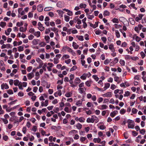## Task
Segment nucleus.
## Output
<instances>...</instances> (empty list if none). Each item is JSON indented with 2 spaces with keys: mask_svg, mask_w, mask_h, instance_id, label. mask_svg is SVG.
Masks as SVG:
<instances>
[{
  "mask_svg": "<svg viewBox=\"0 0 146 146\" xmlns=\"http://www.w3.org/2000/svg\"><path fill=\"white\" fill-rule=\"evenodd\" d=\"M133 121L130 119H128L127 121L128 123V127L129 128L133 129L134 127V125L133 124Z\"/></svg>",
  "mask_w": 146,
  "mask_h": 146,
  "instance_id": "1",
  "label": "nucleus"
},
{
  "mask_svg": "<svg viewBox=\"0 0 146 146\" xmlns=\"http://www.w3.org/2000/svg\"><path fill=\"white\" fill-rule=\"evenodd\" d=\"M5 89H8L9 88L8 85L6 83H3L1 85V88L3 90L4 88Z\"/></svg>",
  "mask_w": 146,
  "mask_h": 146,
  "instance_id": "2",
  "label": "nucleus"
},
{
  "mask_svg": "<svg viewBox=\"0 0 146 146\" xmlns=\"http://www.w3.org/2000/svg\"><path fill=\"white\" fill-rule=\"evenodd\" d=\"M103 97H111L112 96L111 93L110 92L106 93L105 94H103L102 95Z\"/></svg>",
  "mask_w": 146,
  "mask_h": 146,
  "instance_id": "3",
  "label": "nucleus"
},
{
  "mask_svg": "<svg viewBox=\"0 0 146 146\" xmlns=\"http://www.w3.org/2000/svg\"><path fill=\"white\" fill-rule=\"evenodd\" d=\"M27 76L28 79L31 80L32 78L34 76V74L33 72H31L28 74Z\"/></svg>",
  "mask_w": 146,
  "mask_h": 146,
  "instance_id": "4",
  "label": "nucleus"
},
{
  "mask_svg": "<svg viewBox=\"0 0 146 146\" xmlns=\"http://www.w3.org/2000/svg\"><path fill=\"white\" fill-rule=\"evenodd\" d=\"M37 10L39 12H41L43 10V7L41 4H40L37 6Z\"/></svg>",
  "mask_w": 146,
  "mask_h": 146,
  "instance_id": "5",
  "label": "nucleus"
},
{
  "mask_svg": "<svg viewBox=\"0 0 146 146\" xmlns=\"http://www.w3.org/2000/svg\"><path fill=\"white\" fill-rule=\"evenodd\" d=\"M98 21L96 22H95V24H96V26H95V25L91 23H89L90 24V25L91 27H93L94 29H95L98 27Z\"/></svg>",
  "mask_w": 146,
  "mask_h": 146,
  "instance_id": "6",
  "label": "nucleus"
},
{
  "mask_svg": "<svg viewBox=\"0 0 146 146\" xmlns=\"http://www.w3.org/2000/svg\"><path fill=\"white\" fill-rule=\"evenodd\" d=\"M92 119H93V120H94V122L95 121V122L97 123L99 121V119L96 116L93 115L92 116Z\"/></svg>",
  "mask_w": 146,
  "mask_h": 146,
  "instance_id": "7",
  "label": "nucleus"
},
{
  "mask_svg": "<svg viewBox=\"0 0 146 146\" xmlns=\"http://www.w3.org/2000/svg\"><path fill=\"white\" fill-rule=\"evenodd\" d=\"M88 74L84 73L80 77V78L83 80H85L86 79Z\"/></svg>",
  "mask_w": 146,
  "mask_h": 146,
  "instance_id": "8",
  "label": "nucleus"
},
{
  "mask_svg": "<svg viewBox=\"0 0 146 146\" xmlns=\"http://www.w3.org/2000/svg\"><path fill=\"white\" fill-rule=\"evenodd\" d=\"M72 46L75 49H77L79 47L78 45H77V44L74 42H73Z\"/></svg>",
  "mask_w": 146,
  "mask_h": 146,
  "instance_id": "9",
  "label": "nucleus"
},
{
  "mask_svg": "<svg viewBox=\"0 0 146 146\" xmlns=\"http://www.w3.org/2000/svg\"><path fill=\"white\" fill-rule=\"evenodd\" d=\"M103 15L104 17L109 16L110 15V13L108 11L105 10L104 12Z\"/></svg>",
  "mask_w": 146,
  "mask_h": 146,
  "instance_id": "10",
  "label": "nucleus"
},
{
  "mask_svg": "<svg viewBox=\"0 0 146 146\" xmlns=\"http://www.w3.org/2000/svg\"><path fill=\"white\" fill-rule=\"evenodd\" d=\"M109 49L111 50V51L114 52L115 51V50L113 49V45L112 44H110L109 45Z\"/></svg>",
  "mask_w": 146,
  "mask_h": 146,
  "instance_id": "11",
  "label": "nucleus"
},
{
  "mask_svg": "<svg viewBox=\"0 0 146 146\" xmlns=\"http://www.w3.org/2000/svg\"><path fill=\"white\" fill-rule=\"evenodd\" d=\"M129 21L131 24L134 25L135 24V22L133 18H129Z\"/></svg>",
  "mask_w": 146,
  "mask_h": 146,
  "instance_id": "12",
  "label": "nucleus"
},
{
  "mask_svg": "<svg viewBox=\"0 0 146 146\" xmlns=\"http://www.w3.org/2000/svg\"><path fill=\"white\" fill-rule=\"evenodd\" d=\"M101 108H99L98 109H99L100 110H103L106 109L108 108V106L107 105H102L101 106Z\"/></svg>",
  "mask_w": 146,
  "mask_h": 146,
  "instance_id": "13",
  "label": "nucleus"
},
{
  "mask_svg": "<svg viewBox=\"0 0 146 146\" xmlns=\"http://www.w3.org/2000/svg\"><path fill=\"white\" fill-rule=\"evenodd\" d=\"M80 80L79 78H76L74 80V82L77 84H79L80 82Z\"/></svg>",
  "mask_w": 146,
  "mask_h": 146,
  "instance_id": "14",
  "label": "nucleus"
},
{
  "mask_svg": "<svg viewBox=\"0 0 146 146\" xmlns=\"http://www.w3.org/2000/svg\"><path fill=\"white\" fill-rule=\"evenodd\" d=\"M110 86V84L109 83H107L105 84V86L104 88V90H106L108 88H109Z\"/></svg>",
  "mask_w": 146,
  "mask_h": 146,
  "instance_id": "15",
  "label": "nucleus"
},
{
  "mask_svg": "<svg viewBox=\"0 0 146 146\" xmlns=\"http://www.w3.org/2000/svg\"><path fill=\"white\" fill-rule=\"evenodd\" d=\"M40 31H37L36 32H35L34 33L33 35L35 36H37V37H38L40 36Z\"/></svg>",
  "mask_w": 146,
  "mask_h": 146,
  "instance_id": "16",
  "label": "nucleus"
},
{
  "mask_svg": "<svg viewBox=\"0 0 146 146\" xmlns=\"http://www.w3.org/2000/svg\"><path fill=\"white\" fill-rule=\"evenodd\" d=\"M133 38H135L137 42H139L141 40V38H140L138 36L135 35L133 36Z\"/></svg>",
  "mask_w": 146,
  "mask_h": 146,
  "instance_id": "17",
  "label": "nucleus"
},
{
  "mask_svg": "<svg viewBox=\"0 0 146 146\" xmlns=\"http://www.w3.org/2000/svg\"><path fill=\"white\" fill-rule=\"evenodd\" d=\"M39 40L38 39H34L32 41V43L35 45H36L38 44V42Z\"/></svg>",
  "mask_w": 146,
  "mask_h": 146,
  "instance_id": "18",
  "label": "nucleus"
},
{
  "mask_svg": "<svg viewBox=\"0 0 146 146\" xmlns=\"http://www.w3.org/2000/svg\"><path fill=\"white\" fill-rule=\"evenodd\" d=\"M44 39H45L47 43H48L49 42V40L50 39V38L49 37V36H48V35L45 36H44Z\"/></svg>",
  "mask_w": 146,
  "mask_h": 146,
  "instance_id": "19",
  "label": "nucleus"
},
{
  "mask_svg": "<svg viewBox=\"0 0 146 146\" xmlns=\"http://www.w3.org/2000/svg\"><path fill=\"white\" fill-rule=\"evenodd\" d=\"M77 38H78V39L80 41H83L84 40V37L82 36H78V35L76 36Z\"/></svg>",
  "mask_w": 146,
  "mask_h": 146,
  "instance_id": "20",
  "label": "nucleus"
},
{
  "mask_svg": "<svg viewBox=\"0 0 146 146\" xmlns=\"http://www.w3.org/2000/svg\"><path fill=\"white\" fill-rule=\"evenodd\" d=\"M93 120V119H92V117L91 118H90L89 117L87 118L86 121L88 123H94V120Z\"/></svg>",
  "mask_w": 146,
  "mask_h": 146,
  "instance_id": "21",
  "label": "nucleus"
},
{
  "mask_svg": "<svg viewBox=\"0 0 146 146\" xmlns=\"http://www.w3.org/2000/svg\"><path fill=\"white\" fill-rule=\"evenodd\" d=\"M111 61V59H106L104 61V64L105 65H107Z\"/></svg>",
  "mask_w": 146,
  "mask_h": 146,
  "instance_id": "22",
  "label": "nucleus"
},
{
  "mask_svg": "<svg viewBox=\"0 0 146 146\" xmlns=\"http://www.w3.org/2000/svg\"><path fill=\"white\" fill-rule=\"evenodd\" d=\"M115 35L117 38H119L120 37V33L118 30H115Z\"/></svg>",
  "mask_w": 146,
  "mask_h": 146,
  "instance_id": "23",
  "label": "nucleus"
},
{
  "mask_svg": "<svg viewBox=\"0 0 146 146\" xmlns=\"http://www.w3.org/2000/svg\"><path fill=\"white\" fill-rule=\"evenodd\" d=\"M126 112V110L123 108L121 109L120 111V113L122 115L124 114Z\"/></svg>",
  "mask_w": 146,
  "mask_h": 146,
  "instance_id": "24",
  "label": "nucleus"
},
{
  "mask_svg": "<svg viewBox=\"0 0 146 146\" xmlns=\"http://www.w3.org/2000/svg\"><path fill=\"white\" fill-rule=\"evenodd\" d=\"M6 23L5 22H1L0 24V26L2 27L3 28L6 25Z\"/></svg>",
  "mask_w": 146,
  "mask_h": 146,
  "instance_id": "25",
  "label": "nucleus"
},
{
  "mask_svg": "<svg viewBox=\"0 0 146 146\" xmlns=\"http://www.w3.org/2000/svg\"><path fill=\"white\" fill-rule=\"evenodd\" d=\"M82 104V102L80 100H78V102H76V104L78 106H80Z\"/></svg>",
  "mask_w": 146,
  "mask_h": 146,
  "instance_id": "26",
  "label": "nucleus"
},
{
  "mask_svg": "<svg viewBox=\"0 0 146 146\" xmlns=\"http://www.w3.org/2000/svg\"><path fill=\"white\" fill-rule=\"evenodd\" d=\"M112 21L114 23H118L119 22V21L118 19H117L116 18H113L112 19Z\"/></svg>",
  "mask_w": 146,
  "mask_h": 146,
  "instance_id": "27",
  "label": "nucleus"
},
{
  "mask_svg": "<svg viewBox=\"0 0 146 146\" xmlns=\"http://www.w3.org/2000/svg\"><path fill=\"white\" fill-rule=\"evenodd\" d=\"M64 17L65 20L66 22H68L69 20L70 17L65 15H64Z\"/></svg>",
  "mask_w": 146,
  "mask_h": 146,
  "instance_id": "28",
  "label": "nucleus"
},
{
  "mask_svg": "<svg viewBox=\"0 0 146 146\" xmlns=\"http://www.w3.org/2000/svg\"><path fill=\"white\" fill-rule=\"evenodd\" d=\"M18 50L19 52L23 51L24 50L23 47L22 46H19L18 47Z\"/></svg>",
  "mask_w": 146,
  "mask_h": 146,
  "instance_id": "29",
  "label": "nucleus"
},
{
  "mask_svg": "<svg viewBox=\"0 0 146 146\" xmlns=\"http://www.w3.org/2000/svg\"><path fill=\"white\" fill-rule=\"evenodd\" d=\"M72 93H70V92L66 93L65 95L67 97H70L72 96Z\"/></svg>",
  "mask_w": 146,
  "mask_h": 146,
  "instance_id": "30",
  "label": "nucleus"
},
{
  "mask_svg": "<svg viewBox=\"0 0 146 146\" xmlns=\"http://www.w3.org/2000/svg\"><path fill=\"white\" fill-rule=\"evenodd\" d=\"M101 39L104 43H106L107 41V38L106 37H102Z\"/></svg>",
  "mask_w": 146,
  "mask_h": 146,
  "instance_id": "31",
  "label": "nucleus"
},
{
  "mask_svg": "<svg viewBox=\"0 0 146 146\" xmlns=\"http://www.w3.org/2000/svg\"><path fill=\"white\" fill-rule=\"evenodd\" d=\"M120 64L122 66H124L125 65V61L122 60H120L119 61Z\"/></svg>",
  "mask_w": 146,
  "mask_h": 146,
  "instance_id": "32",
  "label": "nucleus"
},
{
  "mask_svg": "<svg viewBox=\"0 0 146 146\" xmlns=\"http://www.w3.org/2000/svg\"><path fill=\"white\" fill-rule=\"evenodd\" d=\"M70 56L69 55L67 54L64 55H63V57H62V60H64L65 59H66L69 58Z\"/></svg>",
  "mask_w": 146,
  "mask_h": 146,
  "instance_id": "33",
  "label": "nucleus"
},
{
  "mask_svg": "<svg viewBox=\"0 0 146 146\" xmlns=\"http://www.w3.org/2000/svg\"><path fill=\"white\" fill-rule=\"evenodd\" d=\"M138 111V110L135 108H133L132 110V112L133 114H136Z\"/></svg>",
  "mask_w": 146,
  "mask_h": 146,
  "instance_id": "34",
  "label": "nucleus"
},
{
  "mask_svg": "<svg viewBox=\"0 0 146 146\" xmlns=\"http://www.w3.org/2000/svg\"><path fill=\"white\" fill-rule=\"evenodd\" d=\"M36 61L38 62L40 64H42L43 63L42 61L41 60V59L39 58H37L36 59Z\"/></svg>",
  "mask_w": 146,
  "mask_h": 146,
  "instance_id": "35",
  "label": "nucleus"
},
{
  "mask_svg": "<svg viewBox=\"0 0 146 146\" xmlns=\"http://www.w3.org/2000/svg\"><path fill=\"white\" fill-rule=\"evenodd\" d=\"M139 132L141 134L144 135L145 132V129H142Z\"/></svg>",
  "mask_w": 146,
  "mask_h": 146,
  "instance_id": "36",
  "label": "nucleus"
},
{
  "mask_svg": "<svg viewBox=\"0 0 146 146\" xmlns=\"http://www.w3.org/2000/svg\"><path fill=\"white\" fill-rule=\"evenodd\" d=\"M76 127L78 129H80L82 128V125L80 123H78L77 124Z\"/></svg>",
  "mask_w": 146,
  "mask_h": 146,
  "instance_id": "37",
  "label": "nucleus"
},
{
  "mask_svg": "<svg viewBox=\"0 0 146 146\" xmlns=\"http://www.w3.org/2000/svg\"><path fill=\"white\" fill-rule=\"evenodd\" d=\"M92 77L96 81H98L99 79V78L97 77V76L95 75H93Z\"/></svg>",
  "mask_w": 146,
  "mask_h": 146,
  "instance_id": "38",
  "label": "nucleus"
},
{
  "mask_svg": "<svg viewBox=\"0 0 146 146\" xmlns=\"http://www.w3.org/2000/svg\"><path fill=\"white\" fill-rule=\"evenodd\" d=\"M86 5L85 4L81 3L80 4V7L81 8H85L86 7Z\"/></svg>",
  "mask_w": 146,
  "mask_h": 146,
  "instance_id": "39",
  "label": "nucleus"
},
{
  "mask_svg": "<svg viewBox=\"0 0 146 146\" xmlns=\"http://www.w3.org/2000/svg\"><path fill=\"white\" fill-rule=\"evenodd\" d=\"M59 14L62 17H63V14L64 13V12L62 11V10H58V11Z\"/></svg>",
  "mask_w": 146,
  "mask_h": 146,
  "instance_id": "40",
  "label": "nucleus"
},
{
  "mask_svg": "<svg viewBox=\"0 0 146 146\" xmlns=\"http://www.w3.org/2000/svg\"><path fill=\"white\" fill-rule=\"evenodd\" d=\"M15 113L14 112H11L9 113V114L11 116H12V117H13V118H17V117H16V116H14V115H15Z\"/></svg>",
  "mask_w": 146,
  "mask_h": 146,
  "instance_id": "41",
  "label": "nucleus"
},
{
  "mask_svg": "<svg viewBox=\"0 0 146 146\" xmlns=\"http://www.w3.org/2000/svg\"><path fill=\"white\" fill-rule=\"evenodd\" d=\"M41 47H44L46 45V44L44 42H41L39 44Z\"/></svg>",
  "mask_w": 146,
  "mask_h": 146,
  "instance_id": "42",
  "label": "nucleus"
},
{
  "mask_svg": "<svg viewBox=\"0 0 146 146\" xmlns=\"http://www.w3.org/2000/svg\"><path fill=\"white\" fill-rule=\"evenodd\" d=\"M19 80H16L14 81V84L15 86H17L18 85V84L19 83Z\"/></svg>",
  "mask_w": 146,
  "mask_h": 146,
  "instance_id": "43",
  "label": "nucleus"
},
{
  "mask_svg": "<svg viewBox=\"0 0 146 146\" xmlns=\"http://www.w3.org/2000/svg\"><path fill=\"white\" fill-rule=\"evenodd\" d=\"M53 111L56 113H57L58 111H59V109L58 107L54 108L53 109Z\"/></svg>",
  "mask_w": 146,
  "mask_h": 146,
  "instance_id": "44",
  "label": "nucleus"
},
{
  "mask_svg": "<svg viewBox=\"0 0 146 146\" xmlns=\"http://www.w3.org/2000/svg\"><path fill=\"white\" fill-rule=\"evenodd\" d=\"M77 68V67L76 66H74L71 68L70 70V72L74 71L76 70Z\"/></svg>",
  "mask_w": 146,
  "mask_h": 146,
  "instance_id": "45",
  "label": "nucleus"
},
{
  "mask_svg": "<svg viewBox=\"0 0 146 146\" xmlns=\"http://www.w3.org/2000/svg\"><path fill=\"white\" fill-rule=\"evenodd\" d=\"M86 105L88 107H90L92 106H93V105L92 102H88L87 103Z\"/></svg>",
  "mask_w": 146,
  "mask_h": 146,
  "instance_id": "46",
  "label": "nucleus"
},
{
  "mask_svg": "<svg viewBox=\"0 0 146 146\" xmlns=\"http://www.w3.org/2000/svg\"><path fill=\"white\" fill-rule=\"evenodd\" d=\"M38 29L41 31H43L44 30V27L42 26H40L38 27Z\"/></svg>",
  "mask_w": 146,
  "mask_h": 146,
  "instance_id": "47",
  "label": "nucleus"
},
{
  "mask_svg": "<svg viewBox=\"0 0 146 146\" xmlns=\"http://www.w3.org/2000/svg\"><path fill=\"white\" fill-rule=\"evenodd\" d=\"M7 93L9 94H13V90L11 89H9L7 91Z\"/></svg>",
  "mask_w": 146,
  "mask_h": 146,
  "instance_id": "48",
  "label": "nucleus"
},
{
  "mask_svg": "<svg viewBox=\"0 0 146 146\" xmlns=\"http://www.w3.org/2000/svg\"><path fill=\"white\" fill-rule=\"evenodd\" d=\"M54 63L55 64H57L59 62L58 59L57 58H54Z\"/></svg>",
  "mask_w": 146,
  "mask_h": 146,
  "instance_id": "49",
  "label": "nucleus"
},
{
  "mask_svg": "<svg viewBox=\"0 0 146 146\" xmlns=\"http://www.w3.org/2000/svg\"><path fill=\"white\" fill-rule=\"evenodd\" d=\"M130 94V93L129 91H127L125 92V94H124V96L125 97L128 96Z\"/></svg>",
  "mask_w": 146,
  "mask_h": 146,
  "instance_id": "50",
  "label": "nucleus"
},
{
  "mask_svg": "<svg viewBox=\"0 0 146 146\" xmlns=\"http://www.w3.org/2000/svg\"><path fill=\"white\" fill-rule=\"evenodd\" d=\"M19 88L21 90H23V88L22 85V83L21 82H20L18 85Z\"/></svg>",
  "mask_w": 146,
  "mask_h": 146,
  "instance_id": "51",
  "label": "nucleus"
},
{
  "mask_svg": "<svg viewBox=\"0 0 146 146\" xmlns=\"http://www.w3.org/2000/svg\"><path fill=\"white\" fill-rule=\"evenodd\" d=\"M78 90H80L79 92L81 94H82L84 92V88H79Z\"/></svg>",
  "mask_w": 146,
  "mask_h": 146,
  "instance_id": "52",
  "label": "nucleus"
},
{
  "mask_svg": "<svg viewBox=\"0 0 146 146\" xmlns=\"http://www.w3.org/2000/svg\"><path fill=\"white\" fill-rule=\"evenodd\" d=\"M30 33H32L33 34V33H35V30L33 28H31L29 31Z\"/></svg>",
  "mask_w": 146,
  "mask_h": 146,
  "instance_id": "53",
  "label": "nucleus"
},
{
  "mask_svg": "<svg viewBox=\"0 0 146 146\" xmlns=\"http://www.w3.org/2000/svg\"><path fill=\"white\" fill-rule=\"evenodd\" d=\"M19 31L21 32H24L26 31L23 27H21L20 28Z\"/></svg>",
  "mask_w": 146,
  "mask_h": 146,
  "instance_id": "54",
  "label": "nucleus"
},
{
  "mask_svg": "<svg viewBox=\"0 0 146 146\" xmlns=\"http://www.w3.org/2000/svg\"><path fill=\"white\" fill-rule=\"evenodd\" d=\"M79 121L81 122H83L84 121L85 119L83 117L79 118Z\"/></svg>",
  "mask_w": 146,
  "mask_h": 146,
  "instance_id": "55",
  "label": "nucleus"
},
{
  "mask_svg": "<svg viewBox=\"0 0 146 146\" xmlns=\"http://www.w3.org/2000/svg\"><path fill=\"white\" fill-rule=\"evenodd\" d=\"M127 43L125 42H124L122 43L121 45V46L122 47H125L127 46Z\"/></svg>",
  "mask_w": 146,
  "mask_h": 146,
  "instance_id": "56",
  "label": "nucleus"
},
{
  "mask_svg": "<svg viewBox=\"0 0 146 146\" xmlns=\"http://www.w3.org/2000/svg\"><path fill=\"white\" fill-rule=\"evenodd\" d=\"M123 135L124 137L126 139H127L128 137L127 133V132H125L123 133Z\"/></svg>",
  "mask_w": 146,
  "mask_h": 146,
  "instance_id": "57",
  "label": "nucleus"
},
{
  "mask_svg": "<svg viewBox=\"0 0 146 146\" xmlns=\"http://www.w3.org/2000/svg\"><path fill=\"white\" fill-rule=\"evenodd\" d=\"M135 4L134 3H132L131 4L130 6L133 8V9H135V10H137V8L135 7Z\"/></svg>",
  "mask_w": 146,
  "mask_h": 146,
  "instance_id": "58",
  "label": "nucleus"
},
{
  "mask_svg": "<svg viewBox=\"0 0 146 146\" xmlns=\"http://www.w3.org/2000/svg\"><path fill=\"white\" fill-rule=\"evenodd\" d=\"M95 33L96 35H99L102 33V31L99 30H96Z\"/></svg>",
  "mask_w": 146,
  "mask_h": 146,
  "instance_id": "59",
  "label": "nucleus"
},
{
  "mask_svg": "<svg viewBox=\"0 0 146 146\" xmlns=\"http://www.w3.org/2000/svg\"><path fill=\"white\" fill-rule=\"evenodd\" d=\"M50 32V29H46L45 32V33L46 34H48Z\"/></svg>",
  "mask_w": 146,
  "mask_h": 146,
  "instance_id": "60",
  "label": "nucleus"
},
{
  "mask_svg": "<svg viewBox=\"0 0 146 146\" xmlns=\"http://www.w3.org/2000/svg\"><path fill=\"white\" fill-rule=\"evenodd\" d=\"M56 24L58 25L61 23V20L59 19H57L56 21Z\"/></svg>",
  "mask_w": 146,
  "mask_h": 146,
  "instance_id": "61",
  "label": "nucleus"
},
{
  "mask_svg": "<svg viewBox=\"0 0 146 146\" xmlns=\"http://www.w3.org/2000/svg\"><path fill=\"white\" fill-rule=\"evenodd\" d=\"M19 96L22 97L24 96V94L22 92H20L18 94Z\"/></svg>",
  "mask_w": 146,
  "mask_h": 146,
  "instance_id": "62",
  "label": "nucleus"
},
{
  "mask_svg": "<svg viewBox=\"0 0 146 146\" xmlns=\"http://www.w3.org/2000/svg\"><path fill=\"white\" fill-rule=\"evenodd\" d=\"M34 36L32 35H31L28 36V38L29 40H32L34 38Z\"/></svg>",
  "mask_w": 146,
  "mask_h": 146,
  "instance_id": "63",
  "label": "nucleus"
},
{
  "mask_svg": "<svg viewBox=\"0 0 146 146\" xmlns=\"http://www.w3.org/2000/svg\"><path fill=\"white\" fill-rule=\"evenodd\" d=\"M140 54L142 58H143L145 56V53L143 52H140Z\"/></svg>",
  "mask_w": 146,
  "mask_h": 146,
  "instance_id": "64",
  "label": "nucleus"
}]
</instances>
